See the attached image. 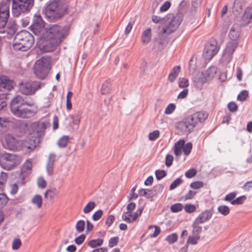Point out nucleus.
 Listing matches in <instances>:
<instances>
[{
  "label": "nucleus",
  "mask_w": 252,
  "mask_h": 252,
  "mask_svg": "<svg viewBox=\"0 0 252 252\" xmlns=\"http://www.w3.org/2000/svg\"><path fill=\"white\" fill-rule=\"evenodd\" d=\"M33 133L31 136L30 142L31 146L27 145L25 143L23 146V142L19 141L13 135L7 133L4 136L3 146L10 150H20L24 148L33 150L36 146L41 142L42 138L44 134L45 126L43 123H34L32 126Z\"/></svg>",
  "instance_id": "1"
},
{
  "label": "nucleus",
  "mask_w": 252,
  "mask_h": 252,
  "mask_svg": "<svg viewBox=\"0 0 252 252\" xmlns=\"http://www.w3.org/2000/svg\"><path fill=\"white\" fill-rule=\"evenodd\" d=\"M33 104L32 102L26 101L22 96L18 95L10 101V111L17 117L24 119L30 118L34 116L36 113L35 108L27 107L32 106Z\"/></svg>",
  "instance_id": "2"
},
{
  "label": "nucleus",
  "mask_w": 252,
  "mask_h": 252,
  "mask_svg": "<svg viewBox=\"0 0 252 252\" xmlns=\"http://www.w3.org/2000/svg\"><path fill=\"white\" fill-rule=\"evenodd\" d=\"M66 35V29L58 25H53L46 28L45 32L43 33L42 37L47 41V46L50 48L48 51L53 50L62 42L63 39Z\"/></svg>",
  "instance_id": "3"
},
{
  "label": "nucleus",
  "mask_w": 252,
  "mask_h": 252,
  "mask_svg": "<svg viewBox=\"0 0 252 252\" xmlns=\"http://www.w3.org/2000/svg\"><path fill=\"white\" fill-rule=\"evenodd\" d=\"M68 9V3L65 0H53L46 6L45 14L49 20H57L67 14Z\"/></svg>",
  "instance_id": "4"
},
{
  "label": "nucleus",
  "mask_w": 252,
  "mask_h": 252,
  "mask_svg": "<svg viewBox=\"0 0 252 252\" xmlns=\"http://www.w3.org/2000/svg\"><path fill=\"white\" fill-rule=\"evenodd\" d=\"M33 43L34 38L32 34L27 31H22L16 35L13 45L15 50L26 51Z\"/></svg>",
  "instance_id": "5"
},
{
  "label": "nucleus",
  "mask_w": 252,
  "mask_h": 252,
  "mask_svg": "<svg viewBox=\"0 0 252 252\" xmlns=\"http://www.w3.org/2000/svg\"><path fill=\"white\" fill-rule=\"evenodd\" d=\"M183 20L181 14L173 15L172 14H168L163 26L158 27V33L159 34H170L175 32L180 26Z\"/></svg>",
  "instance_id": "6"
},
{
  "label": "nucleus",
  "mask_w": 252,
  "mask_h": 252,
  "mask_svg": "<svg viewBox=\"0 0 252 252\" xmlns=\"http://www.w3.org/2000/svg\"><path fill=\"white\" fill-rule=\"evenodd\" d=\"M50 63L51 59L47 57H43L36 61L34 72L37 78L41 79L45 78L51 68Z\"/></svg>",
  "instance_id": "7"
},
{
  "label": "nucleus",
  "mask_w": 252,
  "mask_h": 252,
  "mask_svg": "<svg viewBox=\"0 0 252 252\" xmlns=\"http://www.w3.org/2000/svg\"><path fill=\"white\" fill-rule=\"evenodd\" d=\"M34 0H12V11L15 17L29 12L32 7Z\"/></svg>",
  "instance_id": "8"
},
{
  "label": "nucleus",
  "mask_w": 252,
  "mask_h": 252,
  "mask_svg": "<svg viewBox=\"0 0 252 252\" xmlns=\"http://www.w3.org/2000/svg\"><path fill=\"white\" fill-rule=\"evenodd\" d=\"M21 161L20 157L14 154L5 153L0 157V166L7 170L12 169L19 164Z\"/></svg>",
  "instance_id": "9"
},
{
  "label": "nucleus",
  "mask_w": 252,
  "mask_h": 252,
  "mask_svg": "<svg viewBox=\"0 0 252 252\" xmlns=\"http://www.w3.org/2000/svg\"><path fill=\"white\" fill-rule=\"evenodd\" d=\"M43 84L39 81L21 83L19 86L20 92L26 95H32L41 88Z\"/></svg>",
  "instance_id": "10"
},
{
  "label": "nucleus",
  "mask_w": 252,
  "mask_h": 252,
  "mask_svg": "<svg viewBox=\"0 0 252 252\" xmlns=\"http://www.w3.org/2000/svg\"><path fill=\"white\" fill-rule=\"evenodd\" d=\"M220 46L216 40H212L205 45L203 56L206 62H209L215 55L217 54Z\"/></svg>",
  "instance_id": "11"
},
{
  "label": "nucleus",
  "mask_w": 252,
  "mask_h": 252,
  "mask_svg": "<svg viewBox=\"0 0 252 252\" xmlns=\"http://www.w3.org/2000/svg\"><path fill=\"white\" fill-rule=\"evenodd\" d=\"M208 117V114L205 112H197L189 116L186 120L193 128L198 123L204 122Z\"/></svg>",
  "instance_id": "12"
},
{
  "label": "nucleus",
  "mask_w": 252,
  "mask_h": 252,
  "mask_svg": "<svg viewBox=\"0 0 252 252\" xmlns=\"http://www.w3.org/2000/svg\"><path fill=\"white\" fill-rule=\"evenodd\" d=\"M44 22L40 14H35L33 18L31 29L35 34L40 32L44 28Z\"/></svg>",
  "instance_id": "13"
},
{
  "label": "nucleus",
  "mask_w": 252,
  "mask_h": 252,
  "mask_svg": "<svg viewBox=\"0 0 252 252\" xmlns=\"http://www.w3.org/2000/svg\"><path fill=\"white\" fill-rule=\"evenodd\" d=\"M217 72V69L216 67L212 66L209 68L204 72L202 73V77L201 78V81L203 83H205L212 80Z\"/></svg>",
  "instance_id": "14"
},
{
  "label": "nucleus",
  "mask_w": 252,
  "mask_h": 252,
  "mask_svg": "<svg viewBox=\"0 0 252 252\" xmlns=\"http://www.w3.org/2000/svg\"><path fill=\"white\" fill-rule=\"evenodd\" d=\"M213 210H206L201 212L195 219L196 222L200 223H203L209 220L212 217L213 215Z\"/></svg>",
  "instance_id": "15"
},
{
  "label": "nucleus",
  "mask_w": 252,
  "mask_h": 252,
  "mask_svg": "<svg viewBox=\"0 0 252 252\" xmlns=\"http://www.w3.org/2000/svg\"><path fill=\"white\" fill-rule=\"evenodd\" d=\"M14 85V83L9 79L6 76H2L0 77V88L7 90L12 89Z\"/></svg>",
  "instance_id": "16"
},
{
  "label": "nucleus",
  "mask_w": 252,
  "mask_h": 252,
  "mask_svg": "<svg viewBox=\"0 0 252 252\" xmlns=\"http://www.w3.org/2000/svg\"><path fill=\"white\" fill-rule=\"evenodd\" d=\"M177 128L185 134L190 132L193 129V128L189 125V124L188 123V121L186 120L184 121L177 123Z\"/></svg>",
  "instance_id": "17"
},
{
  "label": "nucleus",
  "mask_w": 252,
  "mask_h": 252,
  "mask_svg": "<svg viewBox=\"0 0 252 252\" xmlns=\"http://www.w3.org/2000/svg\"><path fill=\"white\" fill-rule=\"evenodd\" d=\"M240 27L238 24H234L229 32V37L233 41L237 39L240 35Z\"/></svg>",
  "instance_id": "18"
},
{
  "label": "nucleus",
  "mask_w": 252,
  "mask_h": 252,
  "mask_svg": "<svg viewBox=\"0 0 252 252\" xmlns=\"http://www.w3.org/2000/svg\"><path fill=\"white\" fill-rule=\"evenodd\" d=\"M56 155L55 154H50L48 157V162L46 165V171L49 175L52 174L54 162L56 160Z\"/></svg>",
  "instance_id": "19"
},
{
  "label": "nucleus",
  "mask_w": 252,
  "mask_h": 252,
  "mask_svg": "<svg viewBox=\"0 0 252 252\" xmlns=\"http://www.w3.org/2000/svg\"><path fill=\"white\" fill-rule=\"evenodd\" d=\"M11 123L9 118L0 117V134L8 130Z\"/></svg>",
  "instance_id": "20"
},
{
  "label": "nucleus",
  "mask_w": 252,
  "mask_h": 252,
  "mask_svg": "<svg viewBox=\"0 0 252 252\" xmlns=\"http://www.w3.org/2000/svg\"><path fill=\"white\" fill-rule=\"evenodd\" d=\"M151 31V29L148 28L142 32L141 39L143 44H147L150 42L152 38Z\"/></svg>",
  "instance_id": "21"
},
{
  "label": "nucleus",
  "mask_w": 252,
  "mask_h": 252,
  "mask_svg": "<svg viewBox=\"0 0 252 252\" xmlns=\"http://www.w3.org/2000/svg\"><path fill=\"white\" fill-rule=\"evenodd\" d=\"M181 71V67L179 65L174 66L169 73L168 79L171 82H173L178 77Z\"/></svg>",
  "instance_id": "22"
},
{
  "label": "nucleus",
  "mask_w": 252,
  "mask_h": 252,
  "mask_svg": "<svg viewBox=\"0 0 252 252\" xmlns=\"http://www.w3.org/2000/svg\"><path fill=\"white\" fill-rule=\"evenodd\" d=\"M184 144L185 141L184 140H180L175 144L174 154L177 157H180L182 155Z\"/></svg>",
  "instance_id": "23"
},
{
  "label": "nucleus",
  "mask_w": 252,
  "mask_h": 252,
  "mask_svg": "<svg viewBox=\"0 0 252 252\" xmlns=\"http://www.w3.org/2000/svg\"><path fill=\"white\" fill-rule=\"evenodd\" d=\"M252 18V9H247L246 10L242 18V23L243 25H245L249 23Z\"/></svg>",
  "instance_id": "24"
},
{
  "label": "nucleus",
  "mask_w": 252,
  "mask_h": 252,
  "mask_svg": "<svg viewBox=\"0 0 252 252\" xmlns=\"http://www.w3.org/2000/svg\"><path fill=\"white\" fill-rule=\"evenodd\" d=\"M237 44L236 42H230L227 43L224 52H225L226 53L232 56L233 52L237 48Z\"/></svg>",
  "instance_id": "25"
},
{
  "label": "nucleus",
  "mask_w": 252,
  "mask_h": 252,
  "mask_svg": "<svg viewBox=\"0 0 252 252\" xmlns=\"http://www.w3.org/2000/svg\"><path fill=\"white\" fill-rule=\"evenodd\" d=\"M0 16L9 17V7L5 2L0 4Z\"/></svg>",
  "instance_id": "26"
},
{
  "label": "nucleus",
  "mask_w": 252,
  "mask_h": 252,
  "mask_svg": "<svg viewBox=\"0 0 252 252\" xmlns=\"http://www.w3.org/2000/svg\"><path fill=\"white\" fill-rule=\"evenodd\" d=\"M111 91V85L108 81H105L102 84L100 92L102 94H107L110 93Z\"/></svg>",
  "instance_id": "27"
},
{
  "label": "nucleus",
  "mask_w": 252,
  "mask_h": 252,
  "mask_svg": "<svg viewBox=\"0 0 252 252\" xmlns=\"http://www.w3.org/2000/svg\"><path fill=\"white\" fill-rule=\"evenodd\" d=\"M103 240L102 239H93L88 242V246L92 248H94L102 245Z\"/></svg>",
  "instance_id": "28"
},
{
  "label": "nucleus",
  "mask_w": 252,
  "mask_h": 252,
  "mask_svg": "<svg viewBox=\"0 0 252 252\" xmlns=\"http://www.w3.org/2000/svg\"><path fill=\"white\" fill-rule=\"evenodd\" d=\"M69 140V137L68 136L64 135L62 136L58 141L57 144L58 146L62 148L66 147Z\"/></svg>",
  "instance_id": "29"
},
{
  "label": "nucleus",
  "mask_w": 252,
  "mask_h": 252,
  "mask_svg": "<svg viewBox=\"0 0 252 252\" xmlns=\"http://www.w3.org/2000/svg\"><path fill=\"white\" fill-rule=\"evenodd\" d=\"M200 224L199 222H196V220H194L192 225L193 235H199L202 231V227L199 225Z\"/></svg>",
  "instance_id": "30"
},
{
  "label": "nucleus",
  "mask_w": 252,
  "mask_h": 252,
  "mask_svg": "<svg viewBox=\"0 0 252 252\" xmlns=\"http://www.w3.org/2000/svg\"><path fill=\"white\" fill-rule=\"evenodd\" d=\"M32 168V163L29 160H27L21 169L22 174H29Z\"/></svg>",
  "instance_id": "31"
},
{
  "label": "nucleus",
  "mask_w": 252,
  "mask_h": 252,
  "mask_svg": "<svg viewBox=\"0 0 252 252\" xmlns=\"http://www.w3.org/2000/svg\"><path fill=\"white\" fill-rule=\"evenodd\" d=\"M32 204L36 205L38 208H40L42 204V198L41 195H35L32 200Z\"/></svg>",
  "instance_id": "32"
},
{
  "label": "nucleus",
  "mask_w": 252,
  "mask_h": 252,
  "mask_svg": "<svg viewBox=\"0 0 252 252\" xmlns=\"http://www.w3.org/2000/svg\"><path fill=\"white\" fill-rule=\"evenodd\" d=\"M9 17L0 16V32H5V28Z\"/></svg>",
  "instance_id": "33"
},
{
  "label": "nucleus",
  "mask_w": 252,
  "mask_h": 252,
  "mask_svg": "<svg viewBox=\"0 0 252 252\" xmlns=\"http://www.w3.org/2000/svg\"><path fill=\"white\" fill-rule=\"evenodd\" d=\"M150 231H152L154 229V232L151 233L150 235L151 238H155L158 236L160 233V228L157 225H150L149 227Z\"/></svg>",
  "instance_id": "34"
},
{
  "label": "nucleus",
  "mask_w": 252,
  "mask_h": 252,
  "mask_svg": "<svg viewBox=\"0 0 252 252\" xmlns=\"http://www.w3.org/2000/svg\"><path fill=\"white\" fill-rule=\"evenodd\" d=\"M232 55H229L227 53H226L225 52H223L222 58L221 59V63H223L224 65L227 64L230 62L232 59Z\"/></svg>",
  "instance_id": "35"
},
{
  "label": "nucleus",
  "mask_w": 252,
  "mask_h": 252,
  "mask_svg": "<svg viewBox=\"0 0 252 252\" xmlns=\"http://www.w3.org/2000/svg\"><path fill=\"white\" fill-rule=\"evenodd\" d=\"M95 206V203L93 201H90L84 208L83 212L85 214L89 213L94 209Z\"/></svg>",
  "instance_id": "36"
},
{
  "label": "nucleus",
  "mask_w": 252,
  "mask_h": 252,
  "mask_svg": "<svg viewBox=\"0 0 252 252\" xmlns=\"http://www.w3.org/2000/svg\"><path fill=\"white\" fill-rule=\"evenodd\" d=\"M139 194L140 196H145L147 198H151L153 196L152 191L148 189H141L139 190Z\"/></svg>",
  "instance_id": "37"
},
{
  "label": "nucleus",
  "mask_w": 252,
  "mask_h": 252,
  "mask_svg": "<svg viewBox=\"0 0 252 252\" xmlns=\"http://www.w3.org/2000/svg\"><path fill=\"white\" fill-rule=\"evenodd\" d=\"M218 212L223 216H227L230 212L229 208L225 205H220L218 207Z\"/></svg>",
  "instance_id": "38"
},
{
  "label": "nucleus",
  "mask_w": 252,
  "mask_h": 252,
  "mask_svg": "<svg viewBox=\"0 0 252 252\" xmlns=\"http://www.w3.org/2000/svg\"><path fill=\"white\" fill-rule=\"evenodd\" d=\"M165 19L166 17L165 18H161L157 15H153L152 16V21L156 24L160 23L161 25L160 26L161 27L163 26Z\"/></svg>",
  "instance_id": "39"
},
{
  "label": "nucleus",
  "mask_w": 252,
  "mask_h": 252,
  "mask_svg": "<svg viewBox=\"0 0 252 252\" xmlns=\"http://www.w3.org/2000/svg\"><path fill=\"white\" fill-rule=\"evenodd\" d=\"M200 238L199 235H193L192 236H189L188 238L187 244H191V245H196L197 243L198 240Z\"/></svg>",
  "instance_id": "40"
},
{
  "label": "nucleus",
  "mask_w": 252,
  "mask_h": 252,
  "mask_svg": "<svg viewBox=\"0 0 252 252\" xmlns=\"http://www.w3.org/2000/svg\"><path fill=\"white\" fill-rule=\"evenodd\" d=\"M85 222L84 220H80L76 224L75 227L78 232L81 233L84 230Z\"/></svg>",
  "instance_id": "41"
},
{
  "label": "nucleus",
  "mask_w": 252,
  "mask_h": 252,
  "mask_svg": "<svg viewBox=\"0 0 252 252\" xmlns=\"http://www.w3.org/2000/svg\"><path fill=\"white\" fill-rule=\"evenodd\" d=\"M178 85L181 88H187L189 86V82L187 79L185 78H179L178 79Z\"/></svg>",
  "instance_id": "42"
},
{
  "label": "nucleus",
  "mask_w": 252,
  "mask_h": 252,
  "mask_svg": "<svg viewBox=\"0 0 252 252\" xmlns=\"http://www.w3.org/2000/svg\"><path fill=\"white\" fill-rule=\"evenodd\" d=\"M178 238V237L177 234L173 233L168 235L166 238V240L169 244H172L177 241Z\"/></svg>",
  "instance_id": "43"
},
{
  "label": "nucleus",
  "mask_w": 252,
  "mask_h": 252,
  "mask_svg": "<svg viewBox=\"0 0 252 252\" xmlns=\"http://www.w3.org/2000/svg\"><path fill=\"white\" fill-rule=\"evenodd\" d=\"M73 96V93L71 92H68L66 95V109L70 110L72 108V103L71 101V98Z\"/></svg>",
  "instance_id": "44"
},
{
  "label": "nucleus",
  "mask_w": 252,
  "mask_h": 252,
  "mask_svg": "<svg viewBox=\"0 0 252 252\" xmlns=\"http://www.w3.org/2000/svg\"><path fill=\"white\" fill-rule=\"evenodd\" d=\"M183 208V205L181 203H176L170 207L171 211L173 213H177L181 211Z\"/></svg>",
  "instance_id": "45"
},
{
  "label": "nucleus",
  "mask_w": 252,
  "mask_h": 252,
  "mask_svg": "<svg viewBox=\"0 0 252 252\" xmlns=\"http://www.w3.org/2000/svg\"><path fill=\"white\" fill-rule=\"evenodd\" d=\"M249 95L248 91L247 90L242 91L237 96V99L241 101L245 100L248 97Z\"/></svg>",
  "instance_id": "46"
},
{
  "label": "nucleus",
  "mask_w": 252,
  "mask_h": 252,
  "mask_svg": "<svg viewBox=\"0 0 252 252\" xmlns=\"http://www.w3.org/2000/svg\"><path fill=\"white\" fill-rule=\"evenodd\" d=\"M176 109V105L173 103H170L165 109L164 113L167 115L172 114Z\"/></svg>",
  "instance_id": "47"
},
{
  "label": "nucleus",
  "mask_w": 252,
  "mask_h": 252,
  "mask_svg": "<svg viewBox=\"0 0 252 252\" xmlns=\"http://www.w3.org/2000/svg\"><path fill=\"white\" fill-rule=\"evenodd\" d=\"M8 199L4 193H0V209L3 208L6 204Z\"/></svg>",
  "instance_id": "48"
},
{
  "label": "nucleus",
  "mask_w": 252,
  "mask_h": 252,
  "mask_svg": "<svg viewBox=\"0 0 252 252\" xmlns=\"http://www.w3.org/2000/svg\"><path fill=\"white\" fill-rule=\"evenodd\" d=\"M192 145L190 142L187 143L186 144H184L183 146V152L185 155L188 156L192 149Z\"/></svg>",
  "instance_id": "49"
},
{
  "label": "nucleus",
  "mask_w": 252,
  "mask_h": 252,
  "mask_svg": "<svg viewBox=\"0 0 252 252\" xmlns=\"http://www.w3.org/2000/svg\"><path fill=\"white\" fill-rule=\"evenodd\" d=\"M21 245L22 243L20 239H14L12 243V249L13 250H17L20 248Z\"/></svg>",
  "instance_id": "50"
},
{
  "label": "nucleus",
  "mask_w": 252,
  "mask_h": 252,
  "mask_svg": "<svg viewBox=\"0 0 252 252\" xmlns=\"http://www.w3.org/2000/svg\"><path fill=\"white\" fill-rule=\"evenodd\" d=\"M246 199V197L245 195H242L232 200L231 204L232 205H240L243 203Z\"/></svg>",
  "instance_id": "51"
},
{
  "label": "nucleus",
  "mask_w": 252,
  "mask_h": 252,
  "mask_svg": "<svg viewBox=\"0 0 252 252\" xmlns=\"http://www.w3.org/2000/svg\"><path fill=\"white\" fill-rule=\"evenodd\" d=\"M182 183H183V180L181 178H178L176 179L170 185V189L172 190V189H176L177 187L179 186Z\"/></svg>",
  "instance_id": "52"
},
{
  "label": "nucleus",
  "mask_w": 252,
  "mask_h": 252,
  "mask_svg": "<svg viewBox=\"0 0 252 252\" xmlns=\"http://www.w3.org/2000/svg\"><path fill=\"white\" fill-rule=\"evenodd\" d=\"M122 219L127 223H132V220L131 217V213L128 212H125L122 215Z\"/></svg>",
  "instance_id": "53"
},
{
  "label": "nucleus",
  "mask_w": 252,
  "mask_h": 252,
  "mask_svg": "<svg viewBox=\"0 0 252 252\" xmlns=\"http://www.w3.org/2000/svg\"><path fill=\"white\" fill-rule=\"evenodd\" d=\"M204 183L201 181H196L190 184V187L193 189H197L203 187Z\"/></svg>",
  "instance_id": "54"
},
{
  "label": "nucleus",
  "mask_w": 252,
  "mask_h": 252,
  "mask_svg": "<svg viewBox=\"0 0 252 252\" xmlns=\"http://www.w3.org/2000/svg\"><path fill=\"white\" fill-rule=\"evenodd\" d=\"M103 212L101 210H99L95 212L92 218L94 221H97L99 220L102 216Z\"/></svg>",
  "instance_id": "55"
},
{
  "label": "nucleus",
  "mask_w": 252,
  "mask_h": 252,
  "mask_svg": "<svg viewBox=\"0 0 252 252\" xmlns=\"http://www.w3.org/2000/svg\"><path fill=\"white\" fill-rule=\"evenodd\" d=\"M159 136V132L158 130H154L149 134V139L150 140L154 141L158 138Z\"/></svg>",
  "instance_id": "56"
},
{
  "label": "nucleus",
  "mask_w": 252,
  "mask_h": 252,
  "mask_svg": "<svg viewBox=\"0 0 252 252\" xmlns=\"http://www.w3.org/2000/svg\"><path fill=\"white\" fill-rule=\"evenodd\" d=\"M55 195V190L49 189L47 190L44 193V197L47 199H52Z\"/></svg>",
  "instance_id": "57"
},
{
  "label": "nucleus",
  "mask_w": 252,
  "mask_h": 252,
  "mask_svg": "<svg viewBox=\"0 0 252 252\" xmlns=\"http://www.w3.org/2000/svg\"><path fill=\"white\" fill-rule=\"evenodd\" d=\"M156 178L158 180H160L164 177L166 174L164 170H158L155 172Z\"/></svg>",
  "instance_id": "58"
},
{
  "label": "nucleus",
  "mask_w": 252,
  "mask_h": 252,
  "mask_svg": "<svg viewBox=\"0 0 252 252\" xmlns=\"http://www.w3.org/2000/svg\"><path fill=\"white\" fill-rule=\"evenodd\" d=\"M184 208L186 212L189 213H193L196 210L195 206L192 204H187L185 205Z\"/></svg>",
  "instance_id": "59"
},
{
  "label": "nucleus",
  "mask_w": 252,
  "mask_h": 252,
  "mask_svg": "<svg viewBox=\"0 0 252 252\" xmlns=\"http://www.w3.org/2000/svg\"><path fill=\"white\" fill-rule=\"evenodd\" d=\"M37 185L39 188L44 189L46 188L47 184L45 180L43 178L40 177L37 179Z\"/></svg>",
  "instance_id": "60"
},
{
  "label": "nucleus",
  "mask_w": 252,
  "mask_h": 252,
  "mask_svg": "<svg viewBox=\"0 0 252 252\" xmlns=\"http://www.w3.org/2000/svg\"><path fill=\"white\" fill-rule=\"evenodd\" d=\"M170 2L166 1L160 7V11L161 12L166 11L170 8Z\"/></svg>",
  "instance_id": "61"
},
{
  "label": "nucleus",
  "mask_w": 252,
  "mask_h": 252,
  "mask_svg": "<svg viewBox=\"0 0 252 252\" xmlns=\"http://www.w3.org/2000/svg\"><path fill=\"white\" fill-rule=\"evenodd\" d=\"M119 238L118 237H112L109 241V246L112 248L117 245L119 242Z\"/></svg>",
  "instance_id": "62"
},
{
  "label": "nucleus",
  "mask_w": 252,
  "mask_h": 252,
  "mask_svg": "<svg viewBox=\"0 0 252 252\" xmlns=\"http://www.w3.org/2000/svg\"><path fill=\"white\" fill-rule=\"evenodd\" d=\"M236 196V193L235 192H232L230 193L227 194L224 200L226 201L231 202L232 200H234V199Z\"/></svg>",
  "instance_id": "63"
},
{
  "label": "nucleus",
  "mask_w": 252,
  "mask_h": 252,
  "mask_svg": "<svg viewBox=\"0 0 252 252\" xmlns=\"http://www.w3.org/2000/svg\"><path fill=\"white\" fill-rule=\"evenodd\" d=\"M228 109L232 112H235L238 109V106L236 103L234 102H231L227 105Z\"/></svg>",
  "instance_id": "64"
}]
</instances>
